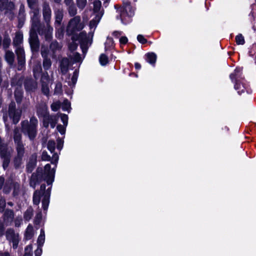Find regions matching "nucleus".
<instances>
[{"label":"nucleus","instance_id":"bb28decb","mask_svg":"<svg viewBox=\"0 0 256 256\" xmlns=\"http://www.w3.org/2000/svg\"><path fill=\"white\" fill-rule=\"evenodd\" d=\"M146 61L150 64H154L156 60V56L154 52L148 53L146 54Z\"/></svg>","mask_w":256,"mask_h":256},{"label":"nucleus","instance_id":"0e129e2a","mask_svg":"<svg viewBox=\"0 0 256 256\" xmlns=\"http://www.w3.org/2000/svg\"><path fill=\"white\" fill-rule=\"evenodd\" d=\"M62 89V84L60 83H58L56 84L55 91L58 92Z\"/></svg>","mask_w":256,"mask_h":256},{"label":"nucleus","instance_id":"6e6d98bb","mask_svg":"<svg viewBox=\"0 0 256 256\" xmlns=\"http://www.w3.org/2000/svg\"><path fill=\"white\" fill-rule=\"evenodd\" d=\"M41 218H42V214H41V213L40 212L38 213L36 215V218H35V220H34L35 223L36 224H39Z\"/></svg>","mask_w":256,"mask_h":256},{"label":"nucleus","instance_id":"a211bd4d","mask_svg":"<svg viewBox=\"0 0 256 256\" xmlns=\"http://www.w3.org/2000/svg\"><path fill=\"white\" fill-rule=\"evenodd\" d=\"M70 65V61L68 58H63L60 62V71L62 74H66L68 70Z\"/></svg>","mask_w":256,"mask_h":256},{"label":"nucleus","instance_id":"4468645a","mask_svg":"<svg viewBox=\"0 0 256 256\" xmlns=\"http://www.w3.org/2000/svg\"><path fill=\"white\" fill-rule=\"evenodd\" d=\"M62 48V46L56 40H54L50 43V50L52 53V58H56V54L60 51Z\"/></svg>","mask_w":256,"mask_h":256},{"label":"nucleus","instance_id":"8fccbe9b","mask_svg":"<svg viewBox=\"0 0 256 256\" xmlns=\"http://www.w3.org/2000/svg\"><path fill=\"white\" fill-rule=\"evenodd\" d=\"M137 39L142 44H144L147 42V40L142 34H138L137 36Z\"/></svg>","mask_w":256,"mask_h":256},{"label":"nucleus","instance_id":"f03ea898","mask_svg":"<svg viewBox=\"0 0 256 256\" xmlns=\"http://www.w3.org/2000/svg\"><path fill=\"white\" fill-rule=\"evenodd\" d=\"M42 15L44 20L46 23L44 32H46V40L50 41L52 38L53 28L50 26L52 10L47 2H44L42 4Z\"/></svg>","mask_w":256,"mask_h":256},{"label":"nucleus","instance_id":"72a5a7b5","mask_svg":"<svg viewBox=\"0 0 256 256\" xmlns=\"http://www.w3.org/2000/svg\"><path fill=\"white\" fill-rule=\"evenodd\" d=\"M11 42V40L8 34H6L4 36V38L2 42V46L4 49H7Z\"/></svg>","mask_w":256,"mask_h":256},{"label":"nucleus","instance_id":"f8f14e48","mask_svg":"<svg viewBox=\"0 0 256 256\" xmlns=\"http://www.w3.org/2000/svg\"><path fill=\"white\" fill-rule=\"evenodd\" d=\"M16 53L17 56L18 60V69L19 70H22L25 66V54L24 48H18L16 50Z\"/></svg>","mask_w":256,"mask_h":256},{"label":"nucleus","instance_id":"49530a36","mask_svg":"<svg viewBox=\"0 0 256 256\" xmlns=\"http://www.w3.org/2000/svg\"><path fill=\"white\" fill-rule=\"evenodd\" d=\"M24 4H21L20 7L18 16L20 18L23 19L24 16Z\"/></svg>","mask_w":256,"mask_h":256},{"label":"nucleus","instance_id":"0eeeda50","mask_svg":"<svg viewBox=\"0 0 256 256\" xmlns=\"http://www.w3.org/2000/svg\"><path fill=\"white\" fill-rule=\"evenodd\" d=\"M80 16H77L70 19L66 28V32L69 35H74V34L82 30L84 25L80 22Z\"/></svg>","mask_w":256,"mask_h":256},{"label":"nucleus","instance_id":"c03bdc74","mask_svg":"<svg viewBox=\"0 0 256 256\" xmlns=\"http://www.w3.org/2000/svg\"><path fill=\"white\" fill-rule=\"evenodd\" d=\"M78 76V73L77 71L76 70L74 72L71 78V82H70L71 84H70V86H71L72 84L74 86L76 84V83L77 81Z\"/></svg>","mask_w":256,"mask_h":256},{"label":"nucleus","instance_id":"13d9d810","mask_svg":"<svg viewBox=\"0 0 256 256\" xmlns=\"http://www.w3.org/2000/svg\"><path fill=\"white\" fill-rule=\"evenodd\" d=\"M128 40L126 36H122L120 39V44H125L128 42Z\"/></svg>","mask_w":256,"mask_h":256},{"label":"nucleus","instance_id":"4d7b16f0","mask_svg":"<svg viewBox=\"0 0 256 256\" xmlns=\"http://www.w3.org/2000/svg\"><path fill=\"white\" fill-rule=\"evenodd\" d=\"M64 2L66 7L74 4V0H64Z\"/></svg>","mask_w":256,"mask_h":256},{"label":"nucleus","instance_id":"1a4fd4ad","mask_svg":"<svg viewBox=\"0 0 256 256\" xmlns=\"http://www.w3.org/2000/svg\"><path fill=\"white\" fill-rule=\"evenodd\" d=\"M6 239L12 243V248L16 249L20 240L19 234L16 233L12 229H8L6 232Z\"/></svg>","mask_w":256,"mask_h":256},{"label":"nucleus","instance_id":"58836bf2","mask_svg":"<svg viewBox=\"0 0 256 256\" xmlns=\"http://www.w3.org/2000/svg\"><path fill=\"white\" fill-rule=\"evenodd\" d=\"M236 42L237 44H244L245 42L244 37L242 34H238L236 36Z\"/></svg>","mask_w":256,"mask_h":256},{"label":"nucleus","instance_id":"79ce46f5","mask_svg":"<svg viewBox=\"0 0 256 256\" xmlns=\"http://www.w3.org/2000/svg\"><path fill=\"white\" fill-rule=\"evenodd\" d=\"M100 62L102 65H106L108 62V56L104 54H102L100 57Z\"/></svg>","mask_w":256,"mask_h":256},{"label":"nucleus","instance_id":"5fc2aeb1","mask_svg":"<svg viewBox=\"0 0 256 256\" xmlns=\"http://www.w3.org/2000/svg\"><path fill=\"white\" fill-rule=\"evenodd\" d=\"M63 146V141L60 139L58 138L57 140V148L59 150H60L62 147Z\"/></svg>","mask_w":256,"mask_h":256},{"label":"nucleus","instance_id":"6ab92c4d","mask_svg":"<svg viewBox=\"0 0 256 256\" xmlns=\"http://www.w3.org/2000/svg\"><path fill=\"white\" fill-rule=\"evenodd\" d=\"M16 148L17 152V156L18 158L22 159L24 154V144L22 142L16 143Z\"/></svg>","mask_w":256,"mask_h":256},{"label":"nucleus","instance_id":"603ef678","mask_svg":"<svg viewBox=\"0 0 256 256\" xmlns=\"http://www.w3.org/2000/svg\"><path fill=\"white\" fill-rule=\"evenodd\" d=\"M42 160H50V156L48 155L46 152H42Z\"/></svg>","mask_w":256,"mask_h":256},{"label":"nucleus","instance_id":"473e14b6","mask_svg":"<svg viewBox=\"0 0 256 256\" xmlns=\"http://www.w3.org/2000/svg\"><path fill=\"white\" fill-rule=\"evenodd\" d=\"M94 8L93 10L95 13H97L100 12L102 7V2L99 0H95L93 2Z\"/></svg>","mask_w":256,"mask_h":256},{"label":"nucleus","instance_id":"e2e57ef3","mask_svg":"<svg viewBox=\"0 0 256 256\" xmlns=\"http://www.w3.org/2000/svg\"><path fill=\"white\" fill-rule=\"evenodd\" d=\"M121 34L122 32L119 31H114L112 33V35L116 38H118Z\"/></svg>","mask_w":256,"mask_h":256},{"label":"nucleus","instance_id":"864d4df0","mask_svg":"<svg viewBox=\"0 0 256 256\" xmlns=\"http://www.w3.org/2000/svg\"><path fill=\"white\" fill-rule=\"evenodd\" d=\"M6 200L4 198H1L0 200V211L3 212L4 210V208L6 206Z\"/></svg>","mask_w":256,"mask_h":256},{"label":"nucleus","instance_id":"338daca9","mask_svg":"<svg viewBox=\"0 0 256 256\" xmlns=\"http://www.w3.org/2000/svg\"><path fill=\"white\" fill-rule=\"evenodd\" d=\"M106 42V44H109L111 46H112L114 44L113 39L112 38H108Z\"/></svg>","mask_w":256,"mask_h":256},{"label":"nucleus","instance_id":"c756f323","mask_svg":"<svg viewBox=\"0 0 256 256\" xmlns=\"http://www.w3.org/2000/svg\"><path fill=\"white\" fill-rule=\"evenodd\" d=\"M45 234L44 229L40 230V233L38 238V246H42L44 242Z\"/></svg>","mask_w":256,"mask_h":256},{"label":"nucleus","instance_id":"9b49d317","mask_svg":"<svg viewBox=\"0 0 256 256\" xmlns=\"http://www.w3.org/2000/svg\"><path fill=\"white\" fill-rule=\"evenodd\" d=\"M58 116L57 115H50L48 114L43 118V126L48 128L50 124L52 128H54L58 121Z\"/></svg>","mask_w":256,"mask_h":256},{"label":"nucleus","instance_id":"c85d7f7f","mask_svg":"<svg viewBox=\"0 0 256 256\" xmlns=\"http://www.w3.org/2000/svg\"><path fill=\"white\" fill-rule=\"evenodd\" d=\"M234 88L236 90H238V92L241 94L244 92L245 90V86L239 80H237L234 85Z\"/></svg>","mask_w":256,"mask_h":256},{"label":"nucleus","instance_id":"cd10ccee","mask_svg":"<svg viewBox=\"0 0 256 256\" xmlns=\"http://www.w3.org/2000/svg\"><path fill=\"white\" fill-rule=\"evenodd\" d=\"M42 70V68L40 64H38L34 66L33 68V72L34 76L36 78H38Z\"/></svg>","mask_w":256,"mask_h":256},{"label":"nucleus","instance_id":"052dcab7","mask_svg":"<svg viewBox=\"0 0 256 256\" xmlns=\"http://www.w3.org/2000/svg\"><path fill=\"white\" fill-rule=\"evenodd\" d=\"M42 253V249L38 247L35 251V256H40Z\"/></svg>","mask_w":256,"mask_h":256},{"label":"nucleus","instance_id":"ddd939ff","mask_svg":"<svg viewBox=\"0 0 256 256\" xmlns=\"http://www.w3.org/2000/svg\"><path fill=\"white\" fill-rule=\"evenodd\" d=\"M49 76L48 72L44 74L41 78L42 91V93L48 96L49 94L50 89L48 87Z\"/></svg>","mask_w":256,"mask_h":256},{"label":"nucleus","instance_id":"bf43d9fd","mask_svg":"<svg viewBox=\"0 0 256 256\" xmlns=\"http://www.w3.org/2000/svg\"><path fill=\"white\" fill-rule=\"evenodd\" d=\"M22 222V218H16L14 221L15 226L19 227Z\"/></svg>","mask_w":256,"mask_h":256},{"label":"nucleus","instance_id":"69168bd1","mask_svg":"<svg viewBox=\"0 0 256 256\" xmlns=\"http://www.w3.org/2000/svg\"><path fill=\"white\" fill-rule=\"evenodd\" d=\"M0 256H10V254L8 252H0Z\"/></svg>","mask_w":256,"mask_h":256},{"label":"nucleus","instance_id":"9d476101","mask_svg":"<svg viewBox=\"0 0 256 256\" xmlns=\"http://www.w3.org/2000/svg\"><path fill=\"white\" fill-rule=\"evenodd\" d=\"M37 30H30L29 42L32 52H38L40 47V42L38 40Z\"/></svg>","mask_w":256,"mask_h":256},{"label":"nucleus","instance_id":"6e6552de","mask_svg":"<svg viewBox=\"0 0 256 256\" xmlns=\"http://www.w3.org/2000/svg\"><path fill=\"white\" fill-rule=\"evenodd\" d=\"M8 112L9 117L12 120L13 123L17 124L20 118L22 110L16 108L14 102H11L10 104Z\"/></svg>","mask_w":256,"mask_h":256},{"label":"nucleus","instance_id":"f704fd0d","mask_svg":"<svg viewBox=\"0 0 256 256\" xmlns=\"http://www.w3.org/2000/svg\"><path fill=\"white\" fill-rule=\"evenodd\" d=\"M43 58H44V60H43L42 64H43L44 68L45 70H48V69H50V66H52L51 60L48 57Z\"/></svg>","mask_w":256,"mask_h":256},{"label":"nucleus","instance_id":"4c0bfd02","mask_svg":"<svg viewBox=\"0 0 256 256\" xmlns=\"http://www.w3.org/2000/svg\"><path fill=\"white\" fill-rule=\"evenodd\" d=\"M56 22L60 24L62 18H63V13L62 10H58L56 12Z\"/></svg>","mask_w":256,"mask_h":256},{"label":"nucleus","instance_id":"7ed1b4c3","mask_svg":"<svg viewBox=\"0 0 256 256\" xmlns=\"http://www.w3.org/2000/svg\"><path fill=\"white\" fill-rule=\"evenodd\" d=\"M38 123V120L34 116L30 118V122L26 120L21 122L22 132L27 134L30 140L34 139L36 135Z\"/></svg>","mask_w":256,"mask_h":256},{"label":"nucleus","instance_id":"412c9836","mask_svg":"<svg viewBox=\"0 0 256 256\" xmlns=\"http://www.w3.org/2000/svg\"><path fill=\"white\" fill-rule=\"evenodd\" d=\"M14 216V212L12 210H7L4 213V220L7 224L9 222H12Z\"/></svg>","mask_w":256,"mask_h":256},{"label":"nucleus","instance_id":"39448f33","mask_svg":"<svg viewBox=\"0 0 256 256\" xmlns=\"http://www.w3.org/2000/svg\"><path fill=\"white\" fill-rule=\"evenodd\" d=\"M94 30L90 31L88 34L84 31L80 32L78 35H75L76 38L79 41L80 48L84 54L86 53L90 46L92 42Z\"/></svg>","mask_w":256,"mask_h":256},{"label":"nucleus","instance_id":"5701e85b","mask_svg":"<svg viewBox=\"0 0 256 256\" xmlns=\"http://www.w3.org/2000/svg\"><path fill=\"white\" fill-rule=\"evenodd\" d=\"M5 59L10 65H12L14 60V52L12 51L6 50L5 54Z\"/></svg>","mask_w":256,"mask_h":256},{"label":"nucleus","instance_id":"3c124183","mask_svg":"<svg viewBox=\"0 0 256 256\" xmlns=\"http://www.w3.org/2000/svg\"><path fill=\"white\" fill-rule=\"evenodd\" d=\"M60 118L64 125H67L68 122V116L65 114H60Z\"/></svg>","mask_w":256,"mask_h":256},{"label":"nucleus","instance_id":"7c9ffc66","mask_svg":"<svg viewBox=\"0 0 256 256\" xmlns=\"http://www.w3.org/2000/svg\"><path fill=\"white\" fill-rule=\"evenodd\" d=\"M32 215L33 209L31 207H30L27 209L26 212H24V217L26 220L28 221L31 219Z\"/></svg>","mask_w":256,"mask_h":256},{"label":"nucleus","instance_id":"2f4dec72","mask_svg":"<svg viewBox=\"0 0 256 256\" xmlns=\"http://www.w3.org/2000/svg\"><path fill=\"white\" fill-rule=\"evenodd\" d=\"M66 8L68 14L70 16H74L76 14L77 8L74 4Z\"/></svg>","mask_w":256,"mask_h":256},{"label":"nucleus","instance_id":"4be33fe9","mask_svg":"<svg viewBox=\"0 0 256 256\" xmlns=\"http://www.w3.org/2000/svg\"><path fill=\"white\" fill-rule=\"evenodd\" d=\"M71 42H70L68 44V48L70 50L73 52L75 50L78 46V44L76 42L77 39L76 38L75 35H72L71 38Z\"/></svg>","mask_w":256,"mask_h":256},{"label":"nucleus","instance_id":"a18cd8bd","mask_svg":"<svg viewBox=\"0 0 256 256\" xmlns=\"http://www.w3.org/2000/svg\"><path fill=\"white\" fill-rule=\"evenodd\" d=\"M71 58L75 62H80L82 60L80 55L78 52H76L71 56Z\"/></svg>","mask_w":256,"mask_h":256},{"label":"nucleus","instance_id":"de8ad7c7","mask_svg":"<svg viewBox=\"0 0 256 256\" xmlns=\"http://www.w3.org/2000/svg\"><path fill=\"white\" fill-rule=\"evenodd\" d=\"M32 250V246L30 245L26 246L25 248V254L24 256H32L31 251Z\"/></svg>","mask_w":256,"mask_h":256},{"label":"nucleus","instance_id":"423d86ee","mask_svg":"<svg viewBox=\"0 0 256 256\" xmlns=\"http://www.w3.org/2000/svg\"><path fill=\"white\" fill-rule=\"evenodd\" d=\"M115 8H118L117 12L120 14L123 24H126L130 21L131 18L134 15V10L130 4H126L118 8L117 6H115Z\"/></svg>","mask_w":256,"mask_h":256},{"label":"nucleus","instance_id":"a19ab883","mask_svg":"<svg viewBox=\"0 0 256 256\" xmlns=\"http://www.w3.org/2000/svg\"><path fill=\"white\" fill-rule=\"evenodd\" d=\"M49 53V50L48 48L44 46H42L41 48V54L42 58H46L48 57Z\"/></svg>","mask_w":256,"mask_h":256},{"label":"nucleus","instance_id":"680f3d73","mask_svg":"<svg viewBox=\"0 0 256 256\" xmlns=\"http://www.w3.org/2000/svg\"><path fill=\"white\" fill-rule=\"evenodd\" d=\"M57 129L62 134L64 132V128L62 125H58L57 126Z\"/></svg>","mask_w":256,"mask_h":256},{"label":"nucleus","instance_id":"ea45409f","mask_svg":"<svg viewBox=\"0 0 256 256\" xmlns=\"http://www.w3.org/2000/svg\"><path fill=\"white\" fill-rule=\"evenodd\" d=\"M56 143L54 140H50L48 142V148L52 154L55 150Z\"/></svg>","mask_w":256,"mask_h":256},{"label":"nucleus","instance_id":"09e8293b","mask_svg":"<svg viewBox=\"0 0 256 256\" xmlns=\"http://www.w3.org/2000/svg\"><path fill=\"white\" fill-rule=\"evenodd\" d=\"M29 8H34L36 6L37 0H27Z\"/></svg>","mask_w":256,"mask_h":256},{"label":"nucleus","instance_id":"774afa93","mask_svg":"<svg viewBox=\"0 0 256 256\" xmlns=\"http://www.w3.org/2000/svg\"><path fill=\"white\" fill-rule=\"evenodd\" d=\"M58 156L57 154H54L52 156V160H58Z\"/></svg>","mask_w":256,"mask_h":256},{"label":"nucleus","instance_id":"f3484780","mask_svg":"<svg viewBox=\"0 0 256 256\" xmlns=\"http://www.w3.org/2000/svg\"><path fill=\"white\" fill-rule=\"evenodd\" d=\"M24 85L26 90L29 92L34 91L38 86L36 82L32 79L26 80Z\"/></svg>","mask_w":256,"mask_h":256},{"label":"nucleus","instance_id":"dca6fc26","mask_svg":"<svg viewBox=\"0 0 256 256\" xmlns=\"http://www.w3.org/2000/svg\"><path fill=\"white\" fill-rule=\"evenodd\" d=\"M23 40V34L22 32H18L16 33L15 37L13 40V44L14 46L16 47V50H18V48H23L21 46V44Z\"/></svg>","mask_w":256,"mask_h":256},{"label":"nucleus","instance_id":"f257e3e1","mask_svg":"<svg viewBox=\"0 0 256 256\" xmlns=\"http://www.w3.org/2000/svg\"><path fill=\"white\" fill-rule=\"evenodd\" d=\"M57 161H51L50 164H46L43 170L42 168H38L36 172L31 176L30 184L34 188L37 184L46 181L48 185L52 184L54 180L55 168Z\"/></svg>","mask_w":256,"mask_h":256},{"label":"nucleus","instance_id":"37998d69","mask_svg":"<svg viewBox=\"0 0 256 256\" xmlns=\"http://www.w3.org/2000/svg\"><path fill=\"white\" fill-rule=\"evenodd\" d=\"M36 166L35 161H29L26 168L28 172H31Z\"/></svg>","mask_w":256,"mask_h":256},{"label":"nucleus","instance_id":"393cba45","mask_svg":"<svg viewBox=\"0 0 256 256\" xmlns=\"http://www.w3.org/2000/svg\"><path fill=\"white\" fill-rule=\"evenodd\" d=\"M100 18V16L98 15H97L94 18L90 21L89 26L90 31L94 30V32L95 28L96 27Z\"/></svg>","mask_w":256,"mask_h":256},{"label":"nucleus","instance_id":"e433bc0d","mask_svg":"<svg viewBox=\"0 0 256 256\" xmlns=\"http://www.w3.org/2000/svg\"><path fill=\"white\" fill-rule=\"evenodd\" d=\"M40 192L39 191L36 190L33 196V202L35 204H38L40 202Z\"/></svg>","mask_w":256,"mask_h":256},{"label":"nucleus","instance_id":"a878e982","mask_svg":"<svg viewBox=\"0 0 256 256\" xmlns=\"http://www.w3.org/2000/svg\"><path fill=\"white\" fill-rule=\"evenodd\" d=\"M14 144L22 142V134L18 128H16L14 130Z\"/></svg>","mask_w":256,"mask_h":256},{"label":"nucleus","instance_id":"aec40b11","mask_svg":"<svg viewBox=\"0 0 256 256\" xmlns=\"http://www.w3.org/2000/svg\"><path fill=\"white\" fill-rule=\"evenodd\" d=\"M50 188H48L47 190V194L44 196L42 200V208L44 210H46L50 202Z\"/></svg>","mask_w":256,"mask_h":256},{"label":"nucleus","instance_id":"b1692460","mask_svg":"<svg viewBox=\"0 0 256 256\" xmlns=\"http://www.w3.org/2000/svg\"><path fill=\"white\" fill-rule=\"evenodd\" d=\"M34 235V231L32 226L31 224H28L26 232L24 236L26 240L31 239Z\"/></svg>","mask_w":256,"mask_h":256},{"label":"nucleus","instance_id":"2eb2a0df","mask_svg":"<svg viewBox=\"0 0 256 256\" xmlns=\"http://www.w3.org/2000/svg\"><path fill=\"white\" fill-rule=\"evenodd\" d=\"M36 112L39 116H42L44 118L48 114L46 104L44 102L39 104L36 106Z\"/></svg>","mask_w":256,"mask_h":256},{"label":"nucleus","instance_id":"c9c22d12","mask_svg":"<svg viewBox=\"0 0 256 256\" xmlns=\"http://www.w3.org/2000/svg\"><path fill=\"white\" fill-rule=\"evenodd\" d=\"M87 4V0H76V4L78 8L80 10H83Z\"/></svg>","mask_w":256,"mask_h":256},{"label":"nucleus","instance_id":"20e7f679","mask_svg":"<svg viewBox=\"0 0 256 256\" xmlns=\"http://www.w3.org/2000/svg\"><path fill=\"white\" fill-rule=\"evenodd\" d=\"M32 15L31 17L32 28L30 30H37L40 36H44L46 38L45 28L46 26L42 25L40 22L39 10L37 7L30 8Z\"/></svg>","mask_w":256,"mask_h":256}]
</instances>
